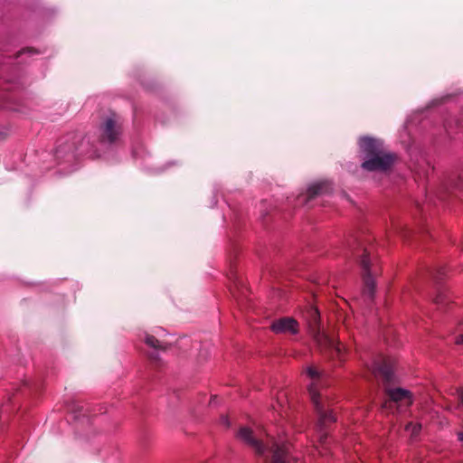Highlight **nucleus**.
Here are the masks:
<instances>
[{
	"label": "nucleus",
	"instance_id": "nucleus-1",
	"mask_svg": "<svg viewBox=\"0 0 463 463\" xmlns=\"http://www.w3.org/2000/svg\"><path fill=\"white\" fill-rule=\"evenodd\" d=\"M348 248L362 269L363 298L367 305H371L375 294L374 277L380 273L377 259L372 255L373 246L367 244L364 238H351L348 241Z\"/></svg>",
	"mask_w": 463,
	"mask_h": 463
},
{
	"label": "nucleus",
	"instance_id": "nucleus-2",
	"mask_svg": "<svg viewBox=\"0 0 463 463\" xmlns=\"http://www.w3.org/2000/svg\"><path fill=\"white\" fill-rule=\"evenodd\" d=\"M236 437L265 461L270 458V463H289L288 444L280 445L275 441L264 443L262 439L248 427L240 428Z\"/></svg>",
	"mask_w": 463,
	"mask_h": 463
},
{
	"label": "nucleus",
	"instance_id": "nucleus-3",
	"mask_svg": "<svg viewBox=\"0 0 463 463\" xmlns=\"http://www.w3.org/2000/svg\"><path fill=\"white\" fill-rule=\"evenodd\" d=\"M395 360L390 356H380L373 365V371L383 381L387 400L383 403V408L390 409L392 403L405 405L407 407L412 404L411 393L408 390L397 387L391 388L390 384L393 382Z\"/></svg>",
	"mask_w": 463,
	"mask_h": 463
},
{
	"label": "nucleus",
	"instance_id": "nucleus-4",
	"mask_svg": "<svg viewBox=\"0 0 463 463\" xmlns=\"http://www.w3.org/2000/svg\"><path fill=\"white\" fill-rule=\"evenodd\" d=\"M359 146L364 156L362 163L364 169L370 172H384L393 165L395 156L386 148L382 139L363 137L359 139Z\"/></svg>",
	"mask_w": 463,
	"mask_h": 463
},
{
	"label": "nucleus",
	"instance_id": "nucleus-5",
	"mask_svg": "<svg viewBox=\"0 0 463 463\" xmlns=\"http://www.w3.org/2000/svg\"><path fill=\"white\" fill-rule=\"evenodd\" d=\"M307 374L313 383L308 388V392L315 410L318 416V425L320 430L327 428L330 424L335 422L336 418L334 413V409L331 408V404L327 399H324L320 393L317 392L315 382L320 379V372L315 366H309L307 368Z\"/></svg>",
	"mask_w": 463,
	"mask_h": 463
},
{
	"label": "nucleus",
	"instance_id": "nucleus-6",
	"mask_svg": "<svg viewBox=\"0 0 463 463\" xmlns=\"http://www.w3.org/2000/svg\"><path fill=\"white\" fill-rule=\"evenodd\" d=\"M90 155V156H99V154L93 148L89 137L81 135H69L64 141L59 144L55 155L58 158L75 156V153Z\"/></svg>",
	"mask_w": 463,
	"mask_h": 463
},
{
	"label": "nucleus",
	"instance_id": "nucleus-7",
	"mask_svg": "<svg viewBox=\"0 0 463 463\" xmlns=\"http://www.w3.org/2000/svg\"><path fill=\"white\" fill-rule=\"evenodd\" d=\"M98 132L99 145L109 147L118 146L124 132L123 122L120 118H105Z\"/></svg>",
	"mask_w": 463,
	"mask_h": 463
},
{
	"label": "nucleus",
	"instance_id": "nucleus-8",
	"mask_svg": "<svg viewBox=\"0 0 463 463\" xmlns=\"http://www.w3.org/2000/svg\"><path fill=\"white\" fill-rule=\"evenodd\" d=\"M314 337L321 352L326 354L332 359H342V345L334 337L319 330L315 334Z\"/></svg>",
	"mask_w": 463,
	"mask_h": 463
},
{
	"label": "nucleus",
	"instance_id": "nucleus-9",
	"mask_svg": "<svg viewBox=\"0 0 463 463\" xmlns=\"http://www.w3.org/2000/svg\"><path fill=\"white\" fill-rule=\"evenodd\" d=\"M271 330L276 334H292L298 332V323L292 317H282L271 324Z\"/></svg>",
	"mask_w": 463,
	"mask_h": 463
},
{
	"label": "nucleus",
	"instance_id": "nucleus-10",
	"mask_svg": "<svg viewBox=\"0 0 463 463\" xmlns=\"http://www.w3.org/2000/svg\"><path fill=\"white\" fill-rule=\"evenodd\" d=\"M330 191V185L326 182L314 184L307 189V199L312 200L315 197L326 194Z\"/></svg>",
	"mask_w": 463,
	"mask_h": 463
},
{
	"label": "nucleus",
	"instance_id": "nucleus-11",
	"mask_svg": "<svg viewBox=\"0 0 463 463\" xmlns=\"http://www.w3.org/2000/svg\"><path fill=\"white\" fill-rule=\"evenodd\" d=\"M145 342L147 345L160 350H166L167 345L161 343L156 337L154 335H148L146 336Z\"/></svg>",
	"mask_w": 463,
	"mask_h": 463
},
{
	"label": "nucleus",
	"instance_id": "nucleus-12",
	"mask_svg": "<svg viewBox=\"0 0 463 463\" xmlns=\"http://www.w3.org/2000/svg\"><path fill=\"white\" fill-rule=\"evenodd\" d=\"M406 430L411 432V435L416 436L421 430V425L420 423H412L410 422L406 426Z\"/></svg>",
	"mask_w": 463,
	"mask_h": 463
},
{
	"label": "nucleus",
	"instance_id": "nucleus-13",
	"mask_svg": "<svg viewBox=\"0 0 463 463\" xmlns=\"http://www.w3.org/2000/svg\"><path fill=\"white\" fill-rule=\"evenodd\" d=\"M457 393L458 397V406H463V388L458 389Z\"/></svg>",
	"mask_w": 463,
	"mask_h": 463
},
{
	"label": "nucleus",
	"instance_id": "nucleus-14",
	"mask_svg": "<svg viewBox=\"0 0 463 463\" xmlns=\"http://www.w3.org/2000/svg\"><path fill=\"white\" fill-rule=\"evenodd\" d=\"M456 344L457 345H463V335H459L456 338Z\"/></svg>",
	"mask_w": 463,
	"mask_h": 463
},
{
	"label": "nucleus",
	"instance_id": "nucleus-15",
	"mask_svg": "<svg viewBox=\"0 0 463 463\" xmlns=\"http://www.w3.org/2000/svg\"><path fill=\"white\" fill-rule=\"evenodd\" d=\"M434 301L436 304H440L443 301V296L442 295L437 296Z\"/></svg>",
	"mask_w": 463,
	"mask_h": 463
},
{
	"label": "nucleus",
	"instance_id": "nucleus-16",
	"mask_svg": "<svg viewBox=\"0 0 463 463\" xmlns=\"http://www.w3.org/2000/svg\"><path fill=\"white\" fill-rule=\"evenodd\" d=\"M149 358H150L151 360H155V361H156V360H157V355H156V354H151L149 355Z\"/></svg>",
	"mask_w": 463,
	"mask_h": 463
},
{
	"label": "nucleus",
	"instance_id": "nucleus-17",
	"mask_svg": "<svg viewBox=\"0 0 463 463\" xmlns=\"http://www.w3.org/2000/svg\"><path fill=\"white\" fill-rule=\"evenodd\" d=\"M222 420H223V422L226 424V426H227V427H229L230 423H229V421H228V419H227V418H225V417H223Z\"/></svg>",
	"mask_w": 463,
	"mask_h": 463
},
{
	"label": "nucleus",
	"instance_id": "nucleus-18",
	"mask_svg": "<svg viewBox=\"0 0 463 463\" xmlns=\"http://www.w3.org/2000/svg\"><path fill=\"white\" fill-rule=\"evenodd\" d=\"M5 137V135L4 133H0V140L4 139Z\"/></svg>",
	"mask_w": 463,
	"mask_h": 463
},
{
	"label": "nucleus",
	"instance_id": "nucleus-19",
	"mask_svg": "<svg viewBox=\"0 0 463 463\" xmlns=\"http://www.w3.org/2000/svg\"><path fill=\"white\" fill-rule=\"evenodd\" d=\"M458 438L460 440H463V432L458 433Z\"/></svg>",
	"mask_w": 463,
	"mask_h": 463
},
{
	"label": "nucleus",
	"instance_id": "nucleus-20",
	"mask_svg": "<svg viewBox=\"0 0 463 463\" xmlns=\"http://www.w3.org/2000/svg\"><path fill=\"white\" fill-rule=\"evenodd\" d=\"M320 439H321L322 441H324V439H326V434H322L320 436Z\"/></svg>",
	"mask_w": 463,
	"mask_h": 463
}]
</instances>
